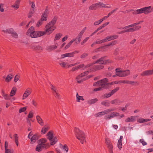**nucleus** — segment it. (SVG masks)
Listing matches in <instances>:
<instances>
[{"label":"nucleus","instance_id":"obj_15","mask_svg":"<svg viewBox=\"0 0 153 153\" xmlns=\"http://www.w3.org/2000/svg\"><path fill=\"white\" fill-rule=\"evenodd\" d=\"M82 76H80V74L78 75L76 78V80L78 83H81L85 80V78H82Z\"/></svg>","mask_w":153,"mask_h":153},{"label":"nucleus","instance_id":"obj_11","mask_svg":"<svg viewBox=\"0 0 153 153\" xmlns=\"http://www.w3.org/2000/svg\"><path fill=\"white\" fill-rule=\"evenodd\" d=\"M153 74V69L143 71L142 72L140 75L142 76H147Z\"/></svg>","mask_w":153,"mask_h":153},{"label":"nucleus","instance_id":"obj_59","mask_svg":"<svg viewBox=\"0 0 153 153\" xmlns=\"http://www.w3.org/2000/svg\"><path fill=\"white\" fill-rule=\"evenodd\" d=\"M104 39L105 40V42L111 40L110 36L106 37Z\"/></svg>","mask_w":153,"mask_h":153},{"label":"nucleus","instance_id":"obj_19","mask_svg":"<svg viewBox=\"0 0 153 153\" xmlns=\"http://www.w3.org/2000/svg\"><path fill=\"white\" fill-rule=\"evenodd\" d=\"M111 103L112 104L119 105L121 103V102L119 99H117L111 100Z\"/></svg>","mask_w":153,"mask_h":153},{"label":"nucleus","instance_id":"obj_7","mask_svg":"<svg viewBox=\"0 0 153 153\" xmlns=\"http://www.w3.org/2000/svg\"><path fill=\"white\" fill-rule=\"evenodd\" d=\"M105 142L107 147L108 148L110 153H113V145L109 139L107 138H105Z\"/></svg>","mask_w":153,"mask_h":153},{"label":"nucleus","instance_id":"obj_6","mask_svg":"<svg viewBox=\"0 0 153 153\" xmlns=\"http://www.w3.org/2000/svg\"><path fill=\"white\" fill-rule=\"evenodd\" d=\"M106 56H104L99 59L96 61L94 64L97 63L99 64L105 65L111 62V61L110 59H106Z\"/></svg>","mask_w":153,"mask_h":153},{"label":"nucleus","instance_id":"obj_28","mask_svg":"<svg viewBox=\"0 0 153 153\" xmlns=\"http://www.w3.org/2000/svg\"><path fill=\"white\" fill-rule=\"evenodd\" d=\"M123 71H118L117 68L116 69V74L117 76L120 77H123Z\"/></svg>","mask_w":153,"mask_h":153},{"label":"nucleus","instance_id":"obj_2","mask_svg":"<svg viewBox=\"0 0 153 153\" xmlns=\"http://www.w3.org/2000/svg\"><path fill=\"white\" fill-rule=\"evenodd\" d=\"M151 6L144 7H143L140 9L135 10H131V11H132V13L134 15H137L139 14L144 13L145 15H147L152 11V9H151Z\"/></svg>","mask_w":153,"mask_h":153},{"label":"nucleus","instance_id":"obj_52","mask_svg":"<svg viewBox=\"0 0 153 153\" xmlns=\"http://www.w3.org/2000/svg\"><path fill=\"white\" fill-rule=\"evenodd\" d=\"M19 78V76L18 75V74L16 75L14 77V82H16L18 80Z\"/></svg>","mask_w":153,"mask_h":153},{"label":"nucleus","instance_id":"obj_16","mask_svg":"<svg viewBox=\"0 0 153 153\" xmlns=\"http://www.w3.org/2000/svg\"><path fill=\"white\" fill-rule=\"evenodd\" d=\"M136 118L135 116H131L126 118L125 120V122L126 123L134 122L135 121Z\"/></svg>","mask_w":153,"mask_h":153},{"label":"nucleus","instance_id":"obj_26","mask_svg":"<svg viewBox=\"0 0 153 153\" xmlns=\"http://www.w3.org/2000/svg\"><path fill=\"white\" fill-rule=\"evenodd\" d=\"M151 120V119H144L143 118H140L138 120V122L140 123H143L144 122L149 121Z\"/></svg>","mask_w":153,"mask_h":153},{"label":"nucleus","instance_id":"obj_58","mask_svg":"<svg viewBox=\"0 0 153 153\" xmlns=\"http://www.w3.org/2000/svg\"><path fill=\"white\" fill-rule=\"evenodd\" d=\"M134 26L133 24H132L131 25H129L128 26H126L123 27L122 28V29H126L129 28V27H133Z\"/></svg>","mask_w":153,"mask_h":153},{"label":"nucleus","instance_id":"obj_48","mask_svg":"<svg viewBox=\"0 0 153 153\" xmlns=\"http://www.w3.org/2000/svg\"><path fill=\"white\" fill-rule=\"evenodd\" d=\"M43 21H41V20H39L38 22H37L36 25V26L37 27H39V26H40L42 24H43Z\"/></svg>","mask_w":153,"mask_h":153},{"label":"nucleus","instance_id":"obj_39","mask_svg":"<svg viewBox=\"0 0 153 153\" xmlns=\"http://www.w3.org/2000/svg\"><path fill=\"white\" fill-rule=\"evenodd\" d=\"M104 42H105V40L104 39L102 40L98 39L96 41V44H100Z\"/></svg>","mask_w":153,"mask_h":153},{"label":"nucleus","instance_id":"obj_44","mask_svg":"<svg viewBox=\"0 0 153 153\" xmlns=\"http://www.w3.org/2000/svg\"><path fill=\"white\" fill-rule=\"evenodd\" d=\"M101 104L102 105H104L105 106H109L110 104L109 102H107L106 101H103L101 102Z\"/></svg>","mask_w":153,"mask_h":153},{"label":"nucleus","instance_id":"obj_13","mask_svg":"<svg viewBox=\"0 0 153 153\" xmlns=\"http://www.w3.org/2000/svg\"><path fill=\"white\" fill-rule=\"evenodd\" d=\"M141 28V26H137L132 28H129L126 30V32H134L139 30Z\"/></svg>","mask_w":153,"mask_h":153},{"label":"nucleus","instance_id":"obj_37","mask_svg":"<svg viewBox=\"0 0 153 153\" xmlns=\"http://www.w3.org/2000/svg\"><path fill=\"white\" fill-rule=\"evenodd\" d=\"M43 149L40 144L38 145L36 148V151L38 152L41 151Z\"/></svg>","mask_w":153,"mask_h":153},{"label":"nucleus","instance_id":"obj_22","mask_svg":"<svg viewBox=\"0 0 153 153\" xmlns=\"http://www.w3.org/2000/svg\"><path fill=\"white\" fill-rule=\"evenodd\" d=\"M79 53V51H75L73 52L66 53L67 57H73L74 55L76 53Z\"/></svg>","mask_w":153,"mask_h":153},{"label":"nucleus","instance_id":"obj_21","mask_svg":"<svg viewBox=\"0 0 153 153\" xmlns=\"http://www.w3.org/2000/svg\"><path fill=\"white\" fill-rule=\"evenodd\" d=\"M39 138V137L37 134H35L31 138L30 141L34 143Z\"/></svg>","mask_w":153,"mask_h":153},{"label":"nucleus","instance_id":"obj_23","mask_svg":"<svg viewBox=\"0 0 153 153\" xmlns=\"http://www.w3.org/2000/svg\"><path fill=\"white\" fill-rule=\"evenodd\" d=\"M14 30L12 28H8L6 30H3L2 31L5 33L11 34L14 31Z\"/></svg>","mask_w":153,"mask_h":153},{"label":"nucleus","instance_id":"obj_41","mask_svg":"<svg viewBox=\"0 0 153 153\" xmlns=\"http://www.w3.org/2000/svg\"><path fill=\"white\" fill-rule=\"evenodd\" d=\"M119 88L117 87L115 88H114V89L112 90L110 92L111 95H112L114 94L117 91H118L119 90Z\"/></svg>","mask_w":153,"mask_h":153},{"label":"nucleus","instance_id":"obj_47","mask_svg":"<svg viewBox=\"0 0 153 153\" xmlns=\"http://www.w3.org/2000/svg\"><path fill=\"white\" fill-rule=\"evenodd\" d=\"M73 42L74 41L72 39L71 41H70V42L68 43L67 44V45H66V46L65 47V49H67L72 44Z\"/></svg>","mask_w":153,"mask_h":153},{"label":"nucleus","instance_id":"obj_33","mask_svg":"<svg viewBox=\"0 0 153 153\" xmlns=\"http://www.w3.org/2000/svg\"><path fill=\"white\" fill-rule=\"evenodd\" d=\"M2 95L6 100H8L10 99V97L8 95L5 94L4 91L2 92Z\"/></svg>","mask_w":153,"mask_h":153},{"label":"nucleus","instance_id":"obj_42","mask_svg":"<svg viewBox=\"0 0 153 153\" xmlns=\"http://www.w3.org/2000/svg\"><path fill=\"white\" fill-rule=\"evenodd\" d=\"M51 88L53 91V94L56 93V92L57 91V90L56 88L52 85H51Z\"/></svg>","mask_w":153,"mask_h":153},{"label":"nucleus","instance_id":"obj_10","mask_svg":"<svg viewBox=\"0 0 153 153\" xmlns=\"http://www.w3.org/2000/svg\"><path fill=\"white\" fill-rule=\"evenodd\" d=\"M48 10L45 9L44 12L42 13L40 20L42 21H46L47 20L48 15Z\"/></svg>","mask_w":153,"mask_h":153},{"label":"nucleus","instance_id":"obj_38","mask_svg":"<svg viewBox=\"0 0 153 153\" xmlns=\"http://www.w3.org/2000/svg\"><path fill=\"white\" fill-rule=\"evenodd\" d=\"M51 145H54L57 141V139L56 137H54V138L51 140Z\"/></svg>","mask_w":153,"mask_h":153},{"label":"nucleus","instance_id":"obj_17","mask_svg":"<svg viewBox=\"0 0 153 153\" xmlns=\"http://www.w3.org/2000/svg\"><path fill=\"white\" fill-rule=\"evenodd\" d=\"M49 128V127L47 125H45L42 128L41 132L42 134H45Z\"/></svg>","mask_w":153,"mask_h":153},{"label":"nucleus","instance_id":"obj_61","mask_svg":"<svg viewBox=\"0 0 153 153\" xmlns=\"http://www.w3.org/2000/svg\"><path fill=\"white\" fill-rule=\"evenodd\" d=\"M111 96L110 93L105 94L104 95V98H107L110 97Z\"/></svg>","mask_w":153,"mask_h":153},{"label":"nucleus","instance_id":"obj_54","mask_svg":"<svg viewBox=\"0 0 153 153\" xmlns=\"http://www.w3.org/2000/svg\"><path fill=\"white\" fill-rule=\"evenodd\" d=\"M89 71H85L82 73H81L80 74V76H82L83 77L88 75V74Z\"/></svg>","mask_w":153,"mask_h":153},{"label":"nucleus","instance_id":"obj_43","mask_svg":"<svg viewBox=\"0 0 153 153\" xmlns=\"http://www.w3.org/2000/svg\"><path fill=\"white\" fill-rule=\"evenodd\" d=\"M58 45V44L56 43L55 45L50 46L49 47V48L51 50H53L57 48Z\"/></svg>","mask_w":153,"mask_h":153},{"label":"nucleus","instance_id":"obj_20","mask_svg":"<svg viewBox=\"0 0 153 153\" xmlns=\"http://www.w3.org/2000/svg\"><path fill=\"white\" fill-rule=\"evenodd\" d=\"M60 147L62 150L64 151L66 153H67L68 150V146L66 144H65L63 146L61 144H60Z\"/></svg>","mask_w":153,"mask_h":153},{"label":"nucleus","instance_id":"obj_12","mask_svg":"<svg viewBox=\"0 0 153 153\" xmlns=\"http://www.w3.org/2000/svg\"><path fill=\"white\" fill-rule=\"evenodd\" d=\"M31 90L29 88L26 89L22 96V100L26 98L31 93Z\"/></svg>","mask_w":153,"mask_h":153},{"label":"nucleus","instance_id":"obj_64","mask_svg":"<svg viewBox=\"0 0 153 153\" xmlns=\"http://www.w3.org/2000/svg\"><path fill=\"white\" fill-rule=\"evenodd\" d=\"M4 4H0V11L1 12H3L4 9H3Z\"/></svg>","mask_w":153,"mask_h":153},{"label":"nucleus","instance_id":"obj_29","mask_svg":"<svg viewBox=\"0 0 153 153\" xmlns=\"http://www.w3.org/2000/svg\"><path fill=\"white\" fill-rule=\"evenodd\" d=\"M98 100L97 98H95L88 101H87V102L88 104L91 105L94 104L95 102H96Z\"/></svg>","mask_w":153,"mask_h":153},{"label":"nucleus","instance_id":"obj_14","mask_svg":"<svg viewBox=\"0 0 153 153\" xmlns=\"http://www.w3.org/2000/svg\"><path fill=\"white\" fill-rule=\"evenodd\" d=\"M98 3L94 4L91 5L89 7V10H94L99 8Z\"/></svg>","mask_w":153,"mask_h":153},{"label":"nucleus","instance_id":"obj_24","mask_svg":"<svg viewBox=\"0 0 153 153\" xmlns=\"http://www.w3.org/2000/svg\"><path fill=\"white\" fill-rule=\"evenodd\" d=\"M8 146V144L7 143L6 141H5V153H13V151L11 150L10 149H7V148Z\"/></svg>","mask_w":153,"mask_h":153},{"label":"nucleus","instance_id":"obj_63","mask_svg":"<svg viewBox=\"0 0 153 153\" xmlns=\"http://www.w3.org/2000/svg\"><path fill=\"white\" fill-rule=\"evenodd\" d=\"M140 142L141 143L143 146H145L147 144L146 143L144 140L143 139H140Z\"/></svg>","mask_w":153,"mask_h":153},{"label":"nucleus","instance_id":"obj_40","mask_svg":"<svg viewBox=\"0 0 153 153\" xmlns=\"http://www.w3.org/2000/svg\"><path fill=\"white\" fill-rule=\"evenodd\" d=\"M41 146L42 148L43 149H47L49 147L50 145L49 143H46L45 144H41Z\"/></svg>","mask_w":153,"mask_h":153},{"label":"nucleus","instance_id":"obj_25","mask_svg":"<svg viewBox=\"0 0 153 153\" xmlns=\"http://www.w3.org/2000/svg\"><path fill=\"white\" fill-rule=\"evenodd\" d=\"M13 78V76L12 74H10L7 75L5 78V81L6 82H8L11 81Z\"/></svg>","mask_w":153,"mask_h":153},{"label":"nucleus","instance_id":"obj_53","mask_svg":"<svg viewBox=\"0 0 153 153\" xmlns=\"http://www.w3.org/2000/svg\"><path fill=\"white\" fill-rule=\"evenodd\" d=\"M110 36V38L111 40H113L114 39H117L118 38V36L117 35H111Z\"/></svg>","mask_w":153,"mask_h":153},{"label":"nucleus","instance_id":"obj_62","mask_svg":"<svg viewBox=\"0 0 153 153\" xmlns=\"http://www.w3.org/2000/svg\"><path fill=\"white\" fill-rule=\"evenodd\" d=\"M33 114L32 111H30L28 114V117L29 118H32L33 117Z\"/></svg>","mask_w":153,"mask_h":153},{"label":"nucleus","instance_id":"obj_4","mask_svg":"<svg viewBox=\"0 0 153 153\" xmlns=\"http://www.w3.org/2000/svg\"><path fill=\"white\" fill-rule=\"evenodd\" d=\"M75 134L76 138L80 141L82 144H83L85 141V135L84 132L78 128H75Z\"/></svg>","mask_w":153,"mask_h":153},{"label":"nucleus","instance_id":"obj_9","mask_svg":"<svg viewBox=\"0 0 153 153\" xmlns=\"http://www.w3.org/2000/svg\"><path fill=\"white\" fill-rule=\"evenodd\" d=\"M115 109L114 108H110L105 110L103 111L100 112L97 114L96 116L97 117L101 116L102 115H104L107 114L109 112H111L114 111Z\"/></svg>","mask_w":153,"mask_h":153},{"label":"nucleus","instance_id":"obj_5","mask_svg":"<svg viewBox=\"0 0 153 153\" xmlns=\"http://www.w3.org/2000/svg\"><path fill=\"white\" fill-rule=\"evenodd\" d=\"M87 28L85 27H84L81 31L79 33L76 37V38L72 39L73 41H75V43L76 44H79L80 42L82 35L85 31Z\"/></svg>","mask_w":153,"mask_h":153},{"label":"nucleus","instance_id":"obj_45","mask_svg":"<svg viewBox=\"0 0 153 153\" xmlns=\"http://www.w3.org/2000/svg\"><path fill=\"white\" fill-rule=\"evenodd\" d=\"M12 36L14 38L16 39L18 37V35L14 31L11 34Z\"/></svg>","mask_w":153,"mask_h":153},{"label":"nucleus","instance_id":"obj_49","mask_svg":"<svg viewBox=\"0 0 153 153\" xmlns=\"http://www.w3.org/2000/svg\"><path fill=\"white\" fill-rule=\"evenodd\" d=\"M47 141V140L45 138H42L40 140V144H43L45 143Z\"/></svg>","mask_w":153,"mask_h":153},{"label":"nucleus","instance_id":"obj_30","mask_svg":"<svg viewBox=\"0 0 153 153\" xmlns=\"http://www.w3.org/2000/svg\"><path fill=\"white\" fill-rule=\"evenodd\" d=\"M62 36V34L61 33H59L56 34L54 39V41L59 39Z\"/></svg>","mask_w":153,"mask_h":153},{"label":"nucleus","instance_id":"obj_56","mask_svg":"<svg viewBox=\"0 0 153 153\" xmlns=\"http://www.w3.org/2000/svg\"><path fill=\"white\" fill-rule=\"evenodd\" d=\"M26 107H25L20 108L19 110V113H21V112H24L26 110Z\"/></svg>","mask_w":153,"mask_h":153},{"label":"nucleus","instance_id":"obj_51","mask_svg":"<svg viewBox=\"0 0 153 153\" xmlns=\"http://www.w3.org/2000/svg\"><path fill=\"white\" fill-rule=\"evenodd\" d=\"M53 94L56 98L59 99H60L61 98V96L60 94L57 93V91L56 92V93H55Z\"/></svg>","mask_w":153,"mask_h":153},{"label":"nucleus","instance_id":"obj_57","mask_svg":"<svg viewBox=\"0 0 153 153\" xmlns=\"http://www.w3.org/2000/svg\"><path fill=\"white\" fill-rule=\"evenodd\" d=\"M88 55L87 53H84L82 54L80 56V58L82 59H83L86 57Z\"/></svg>","mask_w":153,"mask_h":153},{"label":"nucleus","instance_id":"obj_36","mask_svg":"<svg viewBox=\"0 0 153 153\" xmlns=\"http://www.w3.org/2000/svg\"><path fill=\"white\" fill-rule=\"evenodd\" d=\"M33 48L36 50H38L39 51H41L42 50V47L39 45L35 46L34 47V48Z\"/></svg>","mask_w":153,"mask_h":153},{"label":"nucleus","instance_id":"obj_1","mask_svg":"<svg viewBox=\"0 0 153 153\" xmlns=\"http://www.w3.org/2000/svg\"><path fill=\"white\" fill-rule=\"evenodd\" d=\"M57 19V17L55 16L50 22L46 25L44 31H34V27H31L27 30V34L28 35L30 33V35L32 38L38 37L45 35H49L56 29V27L54 25Z\"/></svg>","mask_w":153,"mask_h":153},{"label":"nucleus","instance_id":"obj_18","mask_svg":"<svg viewBox=\"0 0 153 153\" xmlns=\"http://www.w3.org/2000/svg\"><path fill=\"white\" fill-rule=\"evenodd\" d=\"M36 119L38 123L41 126H43L44 125V122L42 119L39 115L36 116Z\"/></svg>","mask_w":153,"mask_h":153},{"label":"nucleus","instance_id":"obj_55","mask_svg":"<svg viewBox=\"0 0 153 153\" xmlns=\"http://www.w3.org/2000/svg\"><path fill=\"white\" fill-rule=\"evenodd\" d=\"M89 37H87L85 39L81 42V44L82 45H84V43H85L87 40L89 39Z\"/></svg>","mask_w":153,"mask_h":153},{"label":"nucleus","instance_id":"obj_3","mask_svg":"<svg viewBox=\"0 0 153 153\" xmlns=\"http://www.w3.org/2000/svg\"><path fill=\"white\" fill-rule=\"evenodd\" d=\"M108 81V79L106 78H105L94 83L93 84V86H100L101 87L94 89V91H97L101 90L102 88H105L106 85H108V84L106 83V82Z\"/></svg>","mask_w":153,"mask_h":153},{"label":"nucleus","instance_id":"obj_32","mask_svg":"<svg viewBox=\"0 0 153 153\" xmlns=\"http://www.w3.org/2000/svg\"><path fill=\"white\" fill-rule=\"evenodd\" d=\"M76 101L77 102H80V100H84L83 96H79L77 93L76 95Z\"/></svg>","mask_w":153,"mask_h":153},{"label":"nucleus","instance_id":"obj_34","mask_svg":"<svg viewBox=\"0 0 153 153\" xmlns=\"http://www.w3.org/2000/svg\"><path fill=\"white\" fill-rule=\"evenodd\" d=\"M104 67V66L102 65H97L95 66L94 67V71H96L97 70H99L102 69Z\"/></svg>","mask_w":153,"mask_h":153},{"label":"nucleus","instance_id":"obj_8","mask_svg":"<svg viewBox=\"0 0 153 153\" xmlns=\"http://www.w3.org/2000/svg\"><path fill=\"white\" fill-rule=\"evenodd\" d=\"M120 116V114L116 111L111 112L110 115H105V120H109L114 117H118Z\"/></svg>","mask_w":153,"mask_h":153},{"label":"nucleus","instance_id":"obj_46","mask_svg":"<svg viewBox=\"0 0 153 153\" xmlns=\"http://www.w3.org/2000/svg\"><path fill=\"white\" fill-rule=\"evenodd\" d=\"M67 63H66L65 62H61L59 63V65L62 67L63 68H64L66 66H67Z\"/></svg>","mask_w":153,"mask_h":153},{"label":"nucleus","instance_id":"obj_27","mask_svg":"<svg viewBox=\"0 0 153 153\" xmlns=\"http://www.w3.org/2000/svg\"><path fill=\"white\" fill-rule=\"evenodd\" d=\"M123 77H124L130 75V71L129 70H126L123 71Z\"/></svg>","mask_w":153,"mask_h":153},{"label":"nucleus","instance_id":"obj_31","mask_svg":"<svg viewBox=\"0 0 153 153\" xmlns=\"http://www.w3.org/2000/svg\"><path fill=\"white\" fill-rule=\"evenodd\" d=\"M48 138L50 141H51V140L53 138V133L52 131H49L47 134Z\"/></svg>","mask_w":153,"mask_h":153},{"label":"nucleus","instance_id":"obj_35","mask_svg":"<svg viewBox=\"0 0 153 153\" xmlns=\"http://www.w3.org/2000/svg\"><path fill=\"white\" fill-rule=\"evenodd\" d=\"M16 88H13L10 92V96L12 97L14 96L16 94Z\"/></svg>","mask_w":153,"mask_h":153},{"label":"nucleus","instance_id":"obj_60","mask_svg":"<svg viewBox=\"0 0 153 153\" xmlns=\"http://www.w3.org/2000/svg\"><path fill=\"white\" fill-rule=\"evenodd\" d=\"M30 4H31V8L33 10L35 8V5L34 3L33 2L29 1Z\"/></svg>","mask_w":153,"mask_h":153},{"label":"nucleus","instance_id":"obj_50","mask_svg":"<svg viewBox=\"0 0 153 153\" xmlns=\"http://www.w3.org/2000/svg\"><path fill=\"white\" fill-rule=\"evenodd\" d=\"M117 146L118 148L120 150L122 148V142L118 141L117 143Z\"/></svg>","mask_w":153,"mask_h":153}]
</instances>
